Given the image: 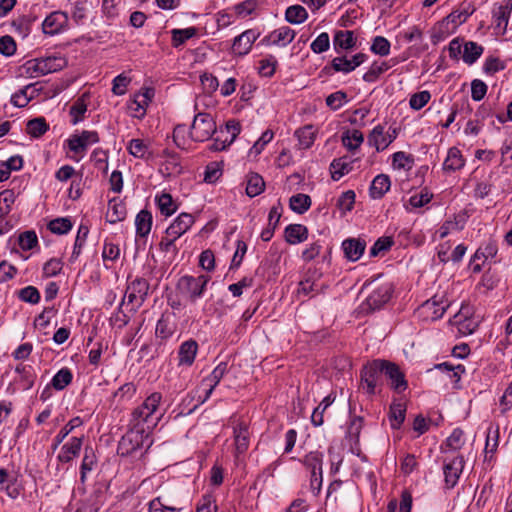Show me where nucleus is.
Masks as SVG:
<instances>
[{"instance_id":"nucleus-1","label":"nucleus","mask_w":512,"mask_h":512,"mask_svg":"<svg viewBox=\"0 0 512 512\" xmlns=\"http://www.w3.org/2000/svg\"><path fill=\"white\" fill-rule=\"evenodd\" d=\"M209 281L210 276L204 274L184 275L177 281L176 292L185 301L193 304L204 295Z\"/></svg>"},{"instance_id":"nucleus-2","label":"nucleus","mask_w":512,"mask_h":512,"mask_svg":"<svg viewBox=\"0 0 512 512\" xmlns=\"http://www.w3.org/2000/svg\"><path fill=\"white\" fill-rule=\"evenodd\" d=\"M216 132V123L208 113H198L192 122L190 135L194 141L204 142Z\"/></svg>"},{"instance_id":"nucleus-3","label":"nucleus","mask_w":512,"mask_h":512,"mask_svg":"<svg viewBox=\"0 0 512 512\" xmlns=\"http://www.w3.org/2000/svg\"><path fill=\"white\" fill-rule=\"evenodd\" d=\"M384 360L376 359L366 364L361 371V381L366 392L370 395L376 393V388L382 384Z\"/></svg>"},{"instance_id":"nucleus-4","label":"nucleus","mask_w":512,"mask_h":512,"mask_svg":"<svg viewBox=\"0 0 512 512\" xmlns=\"http://www.w3.org/2000/svg\"><path fill=\"white\" fill-rule=\"evenodd\" d=\"M149 435L141 432L138 429L129 427V430L121 438L118 444V454L121 456H128L141 449L146 442H148Z\"/></svg>"},{"instance_id":"nucleus-5","label":"nucleus","mask_w":512,"mask_h":512,"mask_svg":"<svg viewBox=\"0 0 512 512\" xmlns=\"http://www.w3.org/2000/svg\"><path fill=\"white\" fill-rule=\"evenodd\" d=\"M448 307V301L444 296L435 295L419 307L418 314L426 321H435L444 315Z\"/></svg>"},{"instance_id":"nucleus-6","label":"nucleus","mask_w":512,"mask_h":512,"mask_svg":"<svg viewBox=\"0 0 512 512\" xmlns=\"http://www.w3.org/2000/svg\"><path fill=\"white\" fill-rule=\"evenodd\" d=\"M392 294V284L384 283L375 288L362 303L361 308L365 312H373L383 307Z\"/></svg>"},{"instance_id":"nucleus-7","label":"nucleus","mask_w":512,"mask_h":512,"mask_svg":"<svg viewBox=\"0 0 512 512\" xmlns=\"http://www.w3.org/2000/svg\"><path fill=\"white\" fill-rule=\"evenodd\" d=\"M228 371V364L226 362H220L213 371L205 377L202 382L200 388L204 391V396H199L200 400L198 404H196L193 409H190L189 412H192L199 404L204 403L212 394L214 388L219 384L221 379Z\"/></svg>"},{"instance_id":"nucleus-8","label":"nucleus","mask_w":512,"mask_h":512,"mask_svg":"<svg viewBox=\"0 0 512 512\" xmlns=\"http://www.w3.org/2000/svg\"><path fill=\"white\" fill-rule=\"evenodd\" d=\"M464 458L461 455H457L452 459H446L443 465V473L445 485L448 489L456 486L458 480L463 472Z\"/></svg>"},{"instance_id":"nucleus-9","label":"nucleus","mask_w":512,"mask_h":512,"mask_svg":"<svg viewBox=\"0 0 512 512\" xmlns=\"http://www.w3.org/2000/svg\"><path fill=\"white\" fill-rule=\"evenodd\" d=\"M159 420L160 416H150L138 406L131 413L129 427H133L149 435L158 424Z\"/></svg>"},{"instance_id":"nucleus-10","label":"nucleus","mask_w":512,"mask_h":512,"mask_svg":"<svg viewBox=\"0 0 512 512\" xmlns=\"http://www.w3.org/2000/svg\"><path fill=\"white\" fill-rule=\"evenodd\" d=\"M296 36V32L288 26H282L266 35L260 44L265 46L285 47L290 44Z\"/></svg>"},{"instance_id":"nucleus-11","label":"nucleus","mask_w":512,"mask_h":512,"mask_svg":"<svg viewBox=\"0 0 512 512\" xmlns=\"http://www.w3.org/2000/svg\"><path fill=\"white\" fill-rule=\"evenodd\" d=\"M99 142L98 133L95 131H83L80 135H73L68 140L69 149L83 156L89 145Z\"/></svg>"},{"instance_id":"nucleus-12","label":"nucleus","mask_w":512,"mask_h":512,"mask_svg":"<svg viewBox=\"0 0 512 512\" xmlns=\"http://www.w3.org/2000/svg\"><path fill=\"white\" fill-rule=\"evenodd\" d=\"M397 137V131L395 128L389 129L387 133L384 132L382 125H377L371 131L368 142L371 146H374L377 151L385 150Z\"/></svg>"},{"instance_id":"nucleus-13","label":"nucleus","mask_w":512,"mask_h":512,"mask_svg":"<svg viewBox=\"0 0 512 512\" xmlns=\"http://www.w3.org/2000/svg\"><path fill=\"white\" fill-rule=\"evenodd\" d=\"M383 371L384 375L390 380V386L392 389L398 393L407 389L408 384L405 379V375L398 365L384 360Z\"/></svg>"},{"instance_id":"nucleus-14","label":"nucleus","mask_w":512,"mask_h":512,"mask_svg":"<svg viewBox=\"0 0 512 512\" xmlns=\"http://www.w3.org/2000/svg\"><path fill=\"white\" fill-rule=\"evenodd\" d=\"M68 15L62 11H55L43 21L42 28L45 34L55 35L62 32L68 26Z\"/></svg>"},{"instance_id":"nucleus-15","label":"nucleus","mask_w":512,"mask_h":512,"mask_svg":"<svg viewBox=\"0 0 512 512\" xmlns=\"http://www.w3.org/2000/svg\"><path fill=\"white\" fill-rule=\"evenodd\" d=\"M258 37L259 33L253 29L244 31L234 39L232 45L233 53L239 56L248 54Z\"/></svg>"},{"instance_id":"nucleus-16","label":"nucleus","mask_w":512,"mask_h":512,"mask_svg":"<svg viewBox=\"0 0 512 512\" xmlns=\"http://www.w3.org/2000/svg\"><path fill=\"white\" fill-rule=\"evenodd\" d=\"M194 223V217L189 213H181L166 229L165 234L179 239Z\"/></svg>"},{"instance_id":"nucleus-17","label":"nucleus","mask_w":512,"mask_h":512,"mask_svg":"<svg viewBox=\"0 0 512 512\" xmlns=\"http://www.w3.org/2000/svg\"><path fill=\"white\" fill-rule=\"evenodd\" d=\"M474 10V8L468 5L462 9L452 11L447 17L439 22V29L442 30L443 27L452 25V31H455L458 26L467 21V19L473 14Z\"/></svg>"},{"instance_id":"nucleus-18","label":"nucleus","mask_w":512,"mask_h":512,"mask_svg":"<svg viewBox=\"0 0 512 512\" xmlns=\"http://www.w3.org/2000/svg\"><path fill=\"white\" fill-rule=\"evenodd\" d=\"M366 248V241L361 238H348L342 242L345 257L352 262L360 259Z\"/></svg>"},{"instance_id":"nucleus-19","label":"nucleus","mask_w":512,"mask_h":512,"mask_svg":"<svg viewBox=\"0 0 512 512\" xmlns=\"http://www.w3.org/2000/svg\"><path fill=\"white\" fill-rule=\"evenodd\" d=\"M320 276L317 271H308L307 277L299 283L298 293L309 296L321 292L324 288V284L318 281Z\"/></svg>"},{"instance_id":"nucleus-20","label":"nucleus","mask_w":512,"mask_h":512,"mask_svg":"<svg viewBox=\"0 0 512 512\" xmlns=\"http://www.w3.org/2000/svg\"><path fill=\"white\" fill-rule=\"evenodd\" d=\"M83 443V437H72L65 443L60 453L57 456V460L61 463H68L77 457L81 451Z\"/></svg>"},{"instance_id":"nucleus-21","label":"nucleus","mask_w":512,"mask_h":512,"mask_svg":"<svg viewBox=\"0 0 512 512\" xmlns=\"http://www.w3.org/2000/svg\"><path fill=\"white\" fill-rule=\"evenodd\" d=\"M468 313L469 309L462 307L460 312L454 315L452 320L453 324L457 326L459 333L462 335L472 334L478 326L474 319L467 316Z\"/></svg>"},{"instance_id":"nucleus-22","label":"nucleus","mask_w":512,"mask_h":512,"mask_svg":"<svg viewBox=\"0 0 512 512\" xmlns=\"http://www.w3.org/2000/svg\"><path fill=\"white\" fill-rule=\"evenodd\" d=\"M234 442L237 454L245 453L249 448L250 433L248 425L241 421L233 428Z\"/></svg>"},{"instance_id":"nucleus-23","label":"nucleus","mask_w":512,"mask_h":512,"mask_svg":"<svg viewBox=\"0 0 512 512\" xmlns=\"http://www.w3.org/2000/svg\"><path fill=\"white\" fill-rule=\"evenodd\" d=\"M465 165V159L462 152L457 147L449 148L447 156L443 162V170L446 173H453L462 169Z\"/></svg>"},{"instance_id":"nucleus-24","label":"nucleus","mask_w":512,"mask_h":512,"mask_svg":"<svg viewBox=\"0 0 512 512\" xmlns=\"http://www.w3.org/2000/svg\"><path fill=\"white\" fill-rule=\"evenodd\" d=\"M198 351V344L194 340L183 342L178 351L179 365L191 366Z\"/></svg>"},{"instance_id":"nucleus-25","label":"nucleus","mask_w":512,"mask_h":512,"mask_svg":"<svg viewBox=\"0 0 512 512\" xmlns=\"http://www.w3.org/2000/svg\"><path fill=\"white\" fill-rule=\"evenodd\" d=\"M285 239L292 245L302 243L308 239V229L302 224H290L285 228Z\"/></svg>"},{"instance_id":"nucleus-26","label":"nucleus","mask_w":512,"mask_h":512,"mask_svg":"<svg viewBox=\"0 0 512 512\" xmlns=\"http://www.w3.org/2000/svg\"><path fill=\"white\" fill-rule=\"evenodd\" d=\"M484 47L474 41H465L463 44L462 60L467 65H473L483 54Z\"/></svg>"},{"instance_id":"nucleus-27","label":"nucleus","mask_w":512,"mask_h":512,"mask_svg":"<svg viewBox=\"0 0 512 512\" xmlns=\"http://www.w3.org/2000/svg\"><path fill=\"white\" fill-rule=\"evenodd\" d=\"M334 49L339 52V49L348 50L356 45V38L353 31L339 30L333 37Z\"/></svg>"},{"instance_id":"nucleus-28","label":"nucleus","mask_w":512,"mask_h":512,"mask_svg":"<svg viewBox=\"0 0 512 512\" xmlns=\"http://www.w3.org/2000/svg\"><path fill=\"white\" fill-rule=\"evenodd\" d=\"M390 186L391 182L389 176L385 174L377 175L371 183L370 196L373 199H380L389 191Z\"/></svg>"},{"instance_id":"nucleus-29","label":"nucleus","mask_w":512,"mask_h":512,"mask_svg":"<svg viewBox=\"0 0 512 512\" xmlns=\"http://www.w3.org/2000/svg\"><path fill=\"white\" fill-rule=\"evenodd\" d=\"M18 74L25 78H38L44 76L39 58L27 60L18 68Z\"/></svg>"},{"instance_id":"nucleus-30","label":"nucleus","mask_w":512,"mask_h":512,"mask_svg":"<svg viewBox=\"0 0 512 512\" xmlns=\"http://www.w3.org/2000/svg\"><path fill=\"white\" fill-rule=\"evenodd\" d=\"M136 234L147 237L152 227V214L148 210H141L135 218Z\"/></svg>"},{"instance_id":"nucleus-31","label":"nucleus","mask_w":512,"mask_h":512,"mask_svg":"<svg viewBox=\"0 0 512 512\" xmlns=\"http://www.w3.org/2000/svg\"><path fill=\"white\" fill-rule=\"evenodd\" d=\"M412 495L409 491L404 490L401 493L400 502L396 499L389 501L387 505V512H411L412 510Z\"/></svg>"},{"instance_id":"nucleus-32","label":"nucleus","mask_w":512,"mask_h":512,"mask_svg":"<svg viewBox=\"0 0 512 512\" xmlns=\"http://www.w3.org/2000/svg\"><path fill=\"white\" fill-rule=\"evenodd\" d=\"M406 405L400 401H394L390 405L389 420L393 429H399L405 420Z\"/></svg>"},{"instance_id":"nucleus-33","label":"nucleus","mask_w":512,"mask_h":512,"mask_svg":"<svg viewBox=\"0 0 512 512\" xmlns=\"http://www.w3.org/2000/svg\"><path fill=\"white\" fill-rule=\"evenodd\" d=\"M155 202L161 214L165 216H171L178 208L171 194L167 192H162L160 195H156Z\"/></svg>"},{"instance_id":"nucleus-34","label":"nucleus","mask_w":512,"mask_h":512,"mask_svg":"<svg viewBox=\"0 0 512 512\" xmlns=\"http://www.w3.org/2000/svg\"><path fill=\"white\" fill-rule=\"evenodd\" d=\"M126 217V207L117 198H113L109 201L107 220L110 223H117L124 220Z\"/></svg>"},{"instance_id":"nucleus-35","label":"nucleus","mask_w":512,"mask_h":512,"mask_svg":"<svg viewBox=\"0 0 512 512\" xmlns=\"http://www.w3.org/2000/svg\"><path fill=\"white\" fill-rule=\"evenodd\" d=\"M162 401V394L160 392L151 393L139 407L143 409L150 416H163L159 412V406Z\"/></svg>"},{"instance_id":"nucleus-36","label":"nucleus","mask_w":512,"mask_h":512,"mask_svg":"<svg viewBox=\"0 0 512 512\" xmlns=\"http://www.w3.org/2000/svg\"><path fill=\"white\" fill-rule=\"evenodd\" d=\"M363 141L364 136L360 130H347L342 134V143L351 152L357 150Z\"/></svg>"},{"instance_id":"nucleus-37","label":"nucleus","mask_w":512,"mask_h":512,"mask_svg":"<svg viewBox=\"0 0 512 512\" xmlns=\"http://www.w3.org/2000/svg\"><path fill=\"white\" fill-rule=\"evenodd\" d=\"M333 180L338 181L352 170V162L347 157L334 159L330 164Z\"/></svg>"},{"instance_id":"nucleus-38","label":"nucleus","mask_w":512,"mask_h":512,"mask_svg":"<svg viewBox=\"0 0 512 512\" xmlns=\"http://www.w3.org/2000/svg\"><path fill=\"white\" fill-rule=\"evenodd\" d=\"M295 136L298 139L299 146L303 149L310 148L316 137V129L312 125H306L295 131Z\"/></svg>"},{"instance_id":"nucleus-39","label":"nucleus","mask_w":512,"mask_h":512,"mask_svg":"<svg viewBox=\"0 0 512 512\" xmlns=\"http://www.w3.org/2000/svg\"><path fill=\"white\" fill-rule=\"evenodd\" d=\"M39 59L42 65L44 75L54 73L63 69L67 63L65 58L60 56H48Z\"/></svg>"},{"instance_id":"nucleus-40","label":"nucleus","mask_w":512,"mask_h":512,"mask_svg":"<svg viewBox=\"0 0 512 512\" xmlns=\"http://www.w3.org/2000/svg\"><path fill=\"white\" fill-rule=\"evenodd\" d=\"M433 198V194L429 192L427 188L422 189L419 193L412 195L408 203L405 204V208L407 211H411L412 209H417L428 204Z\"/></svg>"},{"instance_id":"nucleus-41","label":"nucleus","mask_w":512,"mask_h":512,"mask_svg":"<svg viewBox=\"0 0 512 512\" xmlns=\"http://www.w3.org/2000/svg\"><path fill=\"white\" fill-rule=\"evenodd\" d=\"M465 226V219L462 216H454L452 220H446L438 229L440 239L447 237L452 231H460Z\"/></svg>"},{"instance_id":"nucleus-42","label":"nucleus","mask_w":512,"mask_h":512,"mask_svg":"<svg viewBox=\"0 0 512 512\" xmlns=\"http://www.w3.org/2000/svg\"><path fill=\"white\" fill-rule=\"evenodd\" d=\"M83 421L80 417L72 418L55 436L54 442L52 445L53 451H55L58 446L64 441V439L77 427L81 426Z\"/></svg>"},{"instance_id":"nucleus-43","label":"nucleus","mask_w":512,"mask_h":512,"mask_svg":"<svg viewBox=\"0 0 512 512\" xmlns=\"http://www.w3.org/2000/svg\"><path fill=\"white\" fill-rule=\"evenodd\" d=\"M88 94H82L71 106L70 115L72 116V123L77 124L83 119V115L87 111Z\"/></svg>"},{"instance_id":"nucleus-44","label":"nucleus","mask_w":512,"mask_h":512,"mask_svg":"<svg viewBox=\"0 0 512 512\" xmlns=\"http://www.w3.org/2000/svg\"><path fill=\"white\" fill-rule=\"evenodd\" d=\"M308 17L306 9L301 5H293L287 8L285 19L291 24H301Z\"/></svg>"},{"instance_id":"nucleus-45","label":"nucleus","mask_w":512,"mask_h":512,"mask_svg":"<svg viewBox=\"0 0 512 512\" xmlns=\"http://www.w3.org/2000/svg\"><path fill=\"white\" fill-rule=\"evenodd\" d=\"M172 34V46L177 48L183 45L187 40L191 39L197 34V28L188 27L185 29H173Z\"/></svg>"},{"instance_id":"nucleus-46","label":"nucleus","mask_w":512,"mask_h":512,"mask_svg":"<svg viewBox=\"0 0 512 512\" xmlns=\"http://www.w3.org/2000/svg\"><path fill=\"white\" fill-rule=\"evenodd\" d=\"M265 182L259 174H251L247 179L246 193L249 197H255L264 191Z\"/></svg>"},{"instance_id":"nucleus-47","label":"nucleus","mask_w":512,"mask_h":512,"mask_svg":"<svg viewBox=\"0 0 512 512\" xmlns=\"http://www.w3.org/2000/svg\"><path fill=\"white\" fill-rule=\"evenodd\" d=\"M289 205L294 212L303 214L310 208L311 198L306 194L299 193L290 198Z\"/></svg>"},{"instance_id":"nucleus-48","label":"nucleus","mask_w":512,"mask_h":512,"mask_svg":"<svg viewBox=\"0 0 512 512\" xmlns=\"http://www.w3.org/2000/svg\"><path fill=\"white\" fill-rule=\"evenodd\" d=\"M323 453L319 451H311L308 453L304 459L303 464L307 469L313 472H323L322 464H323Z\"/></svg>"},{"instance_id":"nucleus-49","label":"nucleus","mask_w":512,"mask_h":512,"mask_svg":"<svg viewBox=\"0 0 512 512\" xmlns=\"http://www.w3.org/2000/svg\"><path fill=\"white\" fill-rule=\"evenodd\" d=\"M129 154L136 158L144 159L149 154V146L142 139H132L127 145Z\"/></svg>"},{"instance_id":"nucleus-50","label":"nucleus","mask_w":512,"mask_h":512,"mask_svg":"<svg viewBox=\"0 0 512 512\" xmlns=\"http://www.w3.org/2000/svg\"><path fill=\"white\" fill-rule=\"evenodd\" d=\"M72 373L68 368L60 369L52 378L51 386L56 390H63L72 381Z\"/></svg>"},{"instance_id":"nucleus-51","label":"nucleus","mask_w":512,"mask_h":512,"mask_svg":"<svg viewBox=\"0 0 512 512\" xmlns=\"http://www.w3.org/2000/svg\"><path fill=\"white\" fill-rule=\"evenodd\" d=\"M48 128L49 126L43 117L32 119L26 125L27 133L36 138L42 136Z\"/></svg>"},{"instance_id":"nucleus-52","label":"nucleus","mask_w":512,"mask_h":512,"mask_svg":"<svg viewBox=\"0 0 512 512\" xmlns=\"http://www.w3.org/2000/svg\"><path fill=\"white\" fill-rule=\"evenodd\" d=\"M73 227L71 220L67 217L56 218L48 224L49 230L58 235L67 234Z\"/></svg>"},{"instance_id":"nucleus-53","label":"nucleus","mask_w":512,"mask_h":512,"mask_svg":"<svg viewBox=\"0 0 512 512\" xmlns=\"http://www.w3.org/2000/svg\"><path fill=\"white\" fill-rule=\"evenodd\" d=\"M506 68V64L499 57L496 56H488L484 63L482 70L487 75H494L495 73L502 71Z\"/></svg>"},{"instance_id":"nucleus-54","label":"nucleus","mask_w":512,"mask_h":512,"mask_svg":"<svg viewBox=\"0 0 512 512\" xmlns=\"http://www.w3.org/2000/svg\"><path fill=\"white\" fill-rule=\"evenodd\" d=\"M511 10H512V4H511V7L500 6L498 11L494 15L496 28L501 30L502 34H504L506 32Z\"/></svg>"},{"instance_id":"nucleus-55","label":"nucleus","mask_w":512,"mask_h":512,"mask_svg":"<svg viewBox=\"0 0 512 512\" xmlns=\"http://www.w3.org/2000/svg\"><path fill=\"white\" fill-rule=\"evenodd\" d=\"M128 287L134 293L140 296L139 305H142L149 291V283L147 282V280H145L144 278H136L128 285Z\"/></svg>"},{"instance_id":"nucleus-56","label":"nucleus","mask_w":512,"mask_h":512,"mask_svg":"<svg viewBox=\"0 0 512 512\" xmlns=\"http://www.w3.org/2000/svg\"><path fill=\"white\" fill-rule=\"evenodd\" d=\"M15 198L13 190H4L0 192V218L5 217L11 211Z\"/></svg>"},{"instance_id":"nucleus-57","label":"nucleus","mask_w":512,"mask_h":512,"mask_svg":"<svg viewBox=\"0 0 512 512\" xmlns=\"http://www.w3.org/2000/svg\"><path fill=\"white\" fill-rule=\"evenodd\" d=\"M277 64L276 58L269 55L259 61L258 72L261 76L271 77L275 73Z\"/></svg>"},{"instance_id":"nucleus-58","label":"nucleus","mask_w":512,"mask_h":512,"mask_svg":"<svg viewBox=\"0 0 512 512\" xmlns=\"http://www.w3.org/2000/svg\"><path fill=\"white\" fill-rule=\"evenodd\" d=\"M91 160L96 168L104 173L108 171V151L101 148L95 149L91 154Z\"/></svg>"},{"instance_id":"nucleus-59","label":"nucleus","mask_w":512,"mask_h":512,"mask_svg":"<svg viewBox=\"0 0 512 512\" xmlns=\"http://www.w3.org/2000/svg\"><path fill=\"white\" fill-rule=\"evenodd\" d=\"M431 99V94L427 90L420 91L411 95L409 105L413 110L422 109Z\"/></svg>"},{"instance_id":"nucleus-60","label":"nucleus","mask_w":512,"mask_h":512,"mask_svg":"<svg viewBox=\"0 0 512 512\" xmlns=\"http://www.w3.org/2000/svg\"><path fill=\"white\" fill-rule=\"evenodd\" d=\"M89 10V3L87 0L77 1L74 4V8L72 11V20L80 25L86 19L87 12Z\"/></svg>"},{"instance_id":"nucleus-61","label":"nucleus","mask_w":512,"mask_h":512,"mask_svg":"<svg viewBox=\"0 0 512 512\" xmlns=\"http://www.w3.org/2000/svg\"><path fill=\"white\" fill-rule=\"evenodd\" d=\"M355 197L356 195L353 190H347L338 198L337 206L344 213L351 211L355 203Z\"/></svg>"},{"instance_id":"nucleus-62","label":"nucleus","mask_w":512,"mask_h":512,"mask_svg":"<svg viewBox=\"0 0 512 512\" xmlns=\"http://www.w3.org/2000/svg\"><path fill=\"white\" fill-rule=\"evenodd\" d=\"M18 244L22 250H31L38 244V238L34 231H25L19 235Z\"/></svg>"},{"instance_id":"nucleus-63","label":"nucleus","mask_w":512,"mask_h":512,"mask_svg":"<svg viewBox=\"0 0 512 512\" xmlns=\"http://www.w3.org/2000/svg\"><path fill=\"white\" fill-rule=\"evenodd\" d=\"M347 103V94L343 91H336L326 98V105L332 110H338Z\"/></svg>"},{"instance_id":"nucleus-64","label":"nucleus","mask_w":512,"mask_h":512,"mask_svg":"<svg viewBox=\"0 0 512 512\" xmlns=\"http://www.w3.org/2000/svg\"><path fill=\"white\" fill-rule=\"evenodd\" d=\"M156 335L162 339L170 337L174 333V328L171 325L169 318L164 315L158 320L156 324Z\"/></svg>"}]
</instances>
